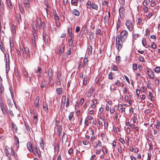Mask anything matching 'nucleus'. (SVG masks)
Returning a JSON list of instances; mask_svg holds the SVG:
<instances>
[{
    "mask_svg": "<svg viewBox=\"0 0 160 160\" xmlns=\"http://www.w3.org/2000/svg\"><path fill=\"white\" fill-rule=\"evenodd\" d=\"M56 91L57 93L59 95L62 94L63 92L62 89L61 88H57Z\"/></svg>",
    "mask_w": 160,
    "mask_h": 160,
    "instance_id": "ddd939ff",
    "label": "nucleus"
},
{
    "mask_svg": "<svg viewBox=\"0 0 160 160\" xmlns=\"http://www.w3.org/2000/svg\"><path fill=\"white\" fill-rule=\"evenodd\" d=\"M9 43L10 50L11 51H12L13 50L14 44L13 43V41L11 40H10Z\"/></svg>",
    "mask_w": 160,
    "mask_h": 160,
    "instance_id": "b1692460",
    "label": "nucleus"
},
{
    "mask_svg": "<svg viewBox=\"0 0 160 160\" xmlns=\"http://www.w3.org/2000/svg\"><path fill=\"white\" fill-rule=\"evenodd\" d=\"M142 43L143 46H145L146 45V40L145 39L143 38L142 40Z\"/></svg>",
    "mask_w": 160,
    "mask_h": 160,
    "instance_id": "774afa93",
    "label": "nucleus"
},
{
    "mask_svg": "<svg viewBox=\"0 0 160 160\" xmlns=\"http://www.w3.org/2000/svg\"><path fill=\"white\" fill-rule=\"evenodd\" d=\"M47 84L46 82L44 81L42 82L41 84V87L42 89L45 90L46 89Z\"/></svg>",
    "mask_w": 160,
    "mask_h": 160,
    "instance_id": "1a4fd4ad",
    "label": "nucleus"
},
{
    "mask_svg": "<svg viewBox=\"0 0 160 160\" xmlns=\"http://www.w3.org/2000/svg\"><path fill=\"white\" fill-rule=\"evenodd\" d=\"M4 91V88L2 84V82L0 81V95Z\"/></svg>",
    "mask_w": 160,
    "mask_h": 160,
    "instance_id": "6ab92c4d",
    "label": "nucleus"
},
{
    "mask_svg": "<svg viewBox=\"0 0 160 160\" xmlns=\"http://www.w3.org/2000/svg\"><path fill=\"white\" fill-rule=\"evenodd\" d=\"M62 131V127L61 126H59L58 128L57 132L58 133V136H60L61 134Z\"/></svg>",
    "mask_w": 160,
    "mask_h": 160,
    "instance_id": "5701e85b",
    "label": "nucleus"
},
{
    "mask_svg": "<svg viewBox=\"0 0 160 160\" xmlns=\"http://www.w3.org/2000/svg\"><path fill=\"white\" fill-rule=\"evenodd\" d=\"M128 35V32L125 30L122 31L120 36H116V44L118 51H120L123 46V43L126 40Z\"/></svg>",
    "mask_w": 160,
    "mask_h": 160,
    "instance_id": "f257e3e1",
    "label": "nucleus"
},
{
    "mask_svg": "<svg viewBox=\"0 0 160 160\" xmlns=\"http://www.w3.org/2000/svg\"><path fill=\"white\" fill-rule=\"evenodd\" d=\"M121 57L119 56H118L116 58V60L117 62H119L121 61Z\"/></svg>",
    "mask_w": 160,
    "mask_h": 160,
    "instance_id": "69168bd1",
    "label": "nucleus"
},
{
    "mask_svg": "<svg viewBox=\"0 0 160 160\" xmlns=\"http://www.w3.org/2000/svg\"><path fill=\"white\" fill-rule=\"evenodd\" d=\"M0 49L2 51H3L4 49V47L2 44V43L1 42H0Z\"/></svg>",
    "mask_w": 160,
    "mask_h": 160,
    "instance_id": "e2e57ef3",
    "label": "nucleus"
},
{
    "mask_svg": "<svg viewBox=\"0 0 160 160\" xmlns=\"http://www.w3.org/2000/svg\"><path fill=\"white\" fill-rule=\"evenodd\" d=\"M111 69L114 71H117L118 70V67L116 65H113L112 66Z\"/></svg>",
    "mask_w": 160,
    "mask_h": 160,
    "instance_id": "473e14b6",
    "label": "nucleus"
},
{
    "mask_svg": "<svg viewBox=\"0 0 160 160\" xmlns=\"http://www.w3.org/2000/svg\"><path fill=\"white\" fill-rule=\"evenodd\" d=\"M23 3L26 7H29L30 6L29 2V0H24Z\"/></svg>",
    "mask_w": 160,
    "mask_h": 160,
    "instance_id": "4be33fe9",
    "label": "nucleus"
},
{
    "mask_svg": "<svg viewBox=\"0 0 160 160\" xmlns=\"http://www.w3.org/2000/svg\"><path fill=\"white\" fill-rule=\"evenodd\" d=\"M7 5L10 9L12 8V6L10 0H6Z\"/></svg>",
    "mask_w": 160,
    "mask_h": 160,
    "instance_id": "412c9836",
    "label": "nucleus"
},
{
    "mask_svg": "<svg viewBox=\"0 0 160 160\" xmlns=\"http://www.w3.org/2000/svg\"><path fill=\"white\" fill-rule=\"evenodd\" d=\"M82 143L83 144L85 145H87L89 144V148L91 147V145L90 143V142L88 141L83 140V141H82Z\"/></svg>",
    "mask_w": 160,
    "mask_h": 160,
    "instance_id": "c756f323",
    "label": "nucleus"
},
{
    "mask_svg": "<svg viewBox=\"0 0 160 160\" xmlns=\"http://www.w3.org/2000/svg\"><path fill=\"white\" fill-rule=\"evenodd\" d=\"M33 33V39H35L37 40V35L36 33V32H34V31H32Z\"/></svg>",
    "mask_w": 160,
    "mask_h": 160,
    "instance_id": "79ce46f5",
    "label": "nucleus"
},
{
    "mask_svg": "<svg viewBox=\"0 0 160 160\" xmlns=\"http://www.w3.org/2000/svg\"><path fill=\"white\" fill-rule=\"evenodd\" d=\"M78 0H71V4H74V5H76L78 4Z\"/></svg>",
    "mask_w": 160,
    "mask_h": 160,
    "instance_id": "a18cd8bd",
    "label": "nucleus"
},
{
    "mask_svg": "<svg viewBox=\"0 0 160 160\" xmlns=\"http://www.w3.org/2000/svg\"><path fill=\"white\" fill-rule=\"evenodd\" d=\"M18 6L19 10L21 12V14H23L24 10L22 4H19Z\"/></svg>",
    "mask_w": 160,
    "mask_h": 160,
    "instance_id": "a878e982",
    "label": "nucleus"
},
{
    "mask_svg": "<svg viewBox=\"0 0 160 160\" xmlns=\"http://www.w3.org/2000/svg\"><path fill=\"white\" fill-rule=\"evenodd\" d=\"M68 34L70 36V38H74L73 34L72 33V27H71L70 28H69L68 29Z\"/></svg>",
    "mask_w": 160,
    "mask_h": 160,
    "instance_id": "dca6fc26",
    "label": "nucleus"
},
{
    "mask_svg": "<svg viewBox=\"0 0 160 160\" xmlns=\"http://www.w3.org/2000/svg\"><path fill=\"white\" fill-rule=\"evenodd\" d=\"M98 146H99L100 147H102H102H103L102 146V142H101L99 140H98Z\"/></svg>",
    "mask_w": 160,
    "mask_h": 160,
    "instance_id": "5fc2aeb1",
    "label": "nucleus"
},
{
    "mask_svg": "<svg viewBox=\"0 0 160 160\" xmlns=\"http://www.w3.org/2000/svg\"><path fill=\"white\" fill-rule=\"evenodd\" d=\"M73 114L74 112H70L69 117H68V118L69 120L70 121H71V120L72 119V118H73Z\"/></svg>",
    "mask_w": 160,
    "mask_h": 160,
    "instance_id": "cd10ccee",
    "label": "nucleus"
},
{
    "mask_svg": "<svg viewBox=\"0 0 160 160\" xmlns=\"http://www.w3.org/2000/svg\"><path fill=\"white\" fill-rule=\"evenodd\" d=\"M40 147L43 150L44 147V143H43V142L42 140V141L40 143Z\"/></svg>",
    "mask_w": 160,
    "mask_h": 160,
    "instance_id": "09e8293b",
    "label": "nucleus"
},
{
    "mask_svg": "<svg viewBox=\"0 0 160 160\" xmlns=\"http://www.w3.org/2000/svg\"><path fill=\"white\" fill-rule=\"evenodd\" d=\"M94 38V33L92 32H91L89 35V38L90 40H93Z\"/></svg>",
    "mask_w": 160,
    "mask_h": 160,
    "instance_id": "f704fd0d",
    "label": "nucleus"
},
{
    "mask_svg": "<svg viewBox=\"0 0 160 160\" xmlns=\"http://www.w3.org/2000/svg\"><path fill=\"white\" fill-rule=\"evenodd\" d=\"M54 18L55 20L56 21H59V17L58 16L57 14L56 13L55 15H54Z\"/></svg>",
    "mask_w": 160,
    "mask_h": 160,
    "instance_id": "bf43d9fd",
    "label": "nucleus"
},
{
    "mask_svg": "<svg viewBox=\"0 0 160 160\" xmlns=\"http://www.w3.org/2000/svg\"><path fill=\"white\" fill-rule=\"evenodd\" d=\"M126 25L129 31L130 32L132 31V26L131 21L129 20H128L126 22Z\"/></svg>",
    "mask_w": 160,
    "mask_h": 160,
    "instance_id": "20e7f679",
    "label": "nucleus"
},
{
    "mask_svg": "<svg viewBox=\"0 0 160 160\" xmlns=\"http://www.w3.org/2000/svg\"><path fill=\"white\" fill-rule=\"evenodd\" d=\"M59 145L58 144H57L54 148V150L55 151H58L59 150Z\"/></svg>",
    "mask_w": 160,
    "mask_h": 160,
    "instance_id": "3c124183",
    "label": "nucleus"
},
{
    "mask_svg": "<svg viewBox=\"0 0 160 160\" xmlns=\"http://www.w3.org/2000/svg\"><path fill=\"white\" fill-rule=\"evenodd\" d=\"M23 74L26 78H27L28 76V73L26 71L25 69L23 70Z\"/></svg>",
    "mask_w": 160,
    "mask_h": 160,
    "instance_id": "864d4df0",
    "label": "nucleus"
},
{
    "mask_svg": "<svg viewBox=\"0 0 160 160\" xmlns=\"http://www.w3.org/2000/svg\"><path fill=\"white\" fill-rule=\"evenodd\" d=\"M87 78H84L83 81V83L84 85H86L87 83Z\"/></svg>",
    "mask_w": 160,
    "mask_h": 160,
    "instance_id": "4d7b16f0",
    "label": "nucleus"
},
{
    "mask_svg": "<svg viewBox=\"0 0 160 160\" xmlns=\"http://www.w3.org/2000/svg\"><path fill=\"white\" fill-rule=\"evenodd\" d=\"M65 45L63 44L62 43L60 45V51L59 53H63L64 52V49Z\"/></svg>",
    "mask_w": 160,
    "mask_h": 160,
    "instance_id": "9b49d317",
    "label": "nucleus"
},
{
    "mask_svg": "<svg viewBox=\"0 0 160 160\" xmlns=\"http://www.w3.org/2000/svg\"><path fill=\"white\" fill-rule=\"evenodd\" d=\"M78 68L79 70H80L82 67V63L81 62H78Z\"/></svg>",
    "mask_w": 160,
    "mask_h": 160,
    "instance_id": "de8ad7c7",
    "label": "nucleus"
},
{
    "mask_svg": "<svg viewBox=\"0 0 160 160\" xmlns=\"http://www.w3.org/2000/svg\"><path fill=\"white\" fill-rule=\"evenodd\" d=\"M27 146L28 149L30 152H33L34 155H37V153L36 146L34 147V146H32L31 142H28Z\"/></svg>",
    "mask_w": 160,
    "mask_h": 160,
    "instance_id": "7ed1b4c3",
    "label": "nucleus"
},
{
    "mask_svg": "<svg viewBox=\"0 0 160 160\" xmlns=\"http://www.w3.org/2000/svg\"><path fill=\"white\" fill-rule=\"evenodd\" d=\"M61 77V73L60 71L58 72L57 75V79H60Z\"/></svg>",
    "mask_w": 160,
    "mask_h": 160,
    "instance_id": "c03bdc74",
    "label": "nucleus"
},
{
    "mask_svg": "<svg viewBox=\"0 0 160 160\" xmlns=\"http://www.w3.org/2000/svg\"><path fill=\"white\" fill-rule=\"evenodd\" d=\"M118 107L119 110H121V113L125 114V108L122 107V105L121 104H119L118 106Z\"/></svg>",
    "mask_w": 160,
    "mask_h": 160,
    "instance_id": "6e6552de",
    "label": "nucleus"
},
{
    "mask_svg": "<svg viewBox=\"0 0 160 160\" xmlns=\"http://www.w3.org/2000/svg\"><path fill=\"white\" fill-rule=\"evenodd\" d=\"M119 15L121 18H124V17L125 9L123 7H120L119 10Z\"/></svg>",
    "mask_w": 160,
    "mask_h": 160,
    "instance_id": "39448f33",
    "label": "nucleus"
},
{
    "mask_svg": "<svg viewBox=\"0 0 160 160\" xmlns=\"http://www.w3.org/2000/svg\"><path fill=\"white\" fill-rule=\"evenodd\" d=\"M6 73H8V71L9 69V65L8 64V66L7 62V63L6 65Z\"/></svg>",
    "mask_w": 160,
    "mask_h": 160,
    "instance_id": "603ef678",
    "label": "nucleus"
},
{
    "mask_svg": "<svg viewBox=\"0 0 160 160\" xmlns=\"http://www.w3.org/2000/svg\"><path fill=\"white\" fill-rule=\"evenodd\" d=\"M48 76L49 77V82H50L51 81H52V79L53 76L52 70L51 68H50L48 69Z\"/></svg>",
    "mask_w": 160,
    "mask_h": 160,
    "instance_id": "423d86ee",
    "label": "nucleus"
},
{
    "mask_svg": "<svg viewBox=\"0 0 160 160\" xmlns=\"http://www.w3.org/2000/svg\"><path fill=\"white\" fill-rule=\"evenodd\" d=\"M0 107H1V110L3 112V114L4 115L6 114L7 112V110L4 108V104L2 105L1 104V105L0 106Z\"/></svg>",
    "mask_w": 160,
    "mask_h": 160,
    "instance_id": "4468645a",
    "label": "nucleus"
},
{
    "mask_svg": "<svg viewBox=\"0 0 160 160\" xmlns=\"http://www.w3.org/2000/svg\"><path fill=\"white\" fill-rule=\"evenodd\" d=\"M87 52L88 55H91L92 53V47L91 45H89L87 50Z\"/></svg>",
    "mask_w": 160,
    "mask_h": 160,
    "instance_id": "9d476101",
    "label": "nucleus"
},
{
    "mask_svg": "<svg viewBox=\"0 0 160 160\" xmlns=\"http://www.w3.org/2000/svg\"><path fill=\"white\" fill-rule=\"evenodd\" d=\"M137 64L136 63H134L132 64V69L133 70H136L137 69Z\"/></svg>",
    "mask_w": 160,
    "mask_h": 160,
    "instance_id": "37998d69",
    "label": "nucleus"
},
{
    "mask_svg": "<svg viewBox=\"0 0 160 160\" xmlns=\"http://www.w3.org/2000/svg\"><path fill=\"white\" fill-rule=\"evenodd\" d=\"M148 75L149 76V78L154 79V74L152 71L150 72H149V73H148Z\"/></svg>",
    "mask_w": 160,
    "mask_h": 160,
    "instance_id": "bb28decb",
    "label": "nucleus"
},
{
    "mask_svg": "<svg viewBox=\"0 0 160 160\" xmlns=\"http://www.w3.org/2000/svg\"><path fill=\"white\" fill-rule=\"evenodd\" d=\"M36 151L37 152V153L38 155V156L39 157H40L41 156V154L40 152V150L36 146Z\"/></svg>",
    "mask_w": 160,
    "mask_h": 160,
    "instance_id": "e433bc0d",
    "label": "nucleus"
},
{
    "mask_svg": "<svg viewBox=\"0 0 160 160\" xmlns=\"http://www.w3.org/2000/svg\"><path fill=\"white\" fill-rule=\"evenodd\" d=\"M92 8L95 10H98V6L95 3H93L91 5Z\"/></svg>",
    "mask_w": 160,
    "mask_h": 160,
    "instance_id": "393cba45",
    "label": "nucleus"
},
{
    "mask_svg": "<svg viewBox=\"0 0 160 160\" xmlns=\"http://www.w3.org/2000/svg\"><path fill=\"white\" fill-rule=\"evenodd\" d=\"M72 13L75 15L77 16H78L80 15L79 11L76 9H73L72 10Z\"/></svg>",
    "mask_w": 160,
    "mask_h": 160,
    "instance_id": "aec40b11",
    "label": "nucleus"
},
{
    "mask_svg": "<svg viewBox=\"0 0 160 160\" xmlns=\"http://www.w3.org/2000/svg\"><path fill=\"white\" fill-rule=\"evenodd\" d=\"M24 124L27 131H28V132H29V131L30 132V127H29L28 123L25 122Z\"/></svg>",
    "mask_w": 160,
    "mask_h": 160,
    "instance_id": "72a5a7b5",
    "label": "nucleus"
},
{
    "mask_svg": "<svg viewBox=\"0 0 160 160\" xmlns=\"http://www.w3.org/2000/svg\"><path fill=\"white\" fill-rule=\"evenodd\" d=\"M39 99L38 98H36L34 104L36 108H39Z\"/></svg>",
    "mask_w": 160,
    "mask_h": 160,
    "instance_id": "f3484780",
    "label": "nucleus"
},
{
    "mask_svg": "<svg viewBox=\"0 0 160 160\" xmlns=\"http://www.w3.org/2000/svg\"><path fill=\"white\" fill-rule=\"evenodd\" d=\"M5 153L6 156L9 158L11 155L14 156L15 157V154L13 152V150L12 148H9L6 146L5 149Z\"/></svg>",
    "mask_w": 160,
    "mask_h": 160,
    "instance_id": "f03ea898",
    "label": "nucleus"
},
{
    "mask_svg": "<svg viewBox=\"0 0 160 160\" xmlns=\"http://www.w3.org/2000/svg\"><path fill=\"white\" fill-rule=\"evenodd\" d=\"M12 127L13 132H16L17 130V128L16 125L14 123L12 122Z\"/></svg>",
    "mask_w": 160,
    "mask_h": 160,
    "instance_id": "a211bd4d",
    "label": "nucleus"
},
{
    "mask_svg": "<svg viewBox=\"0 0 160 160\" xmlns=\"http://www.w3.org/2000/svg\"><path fill=\"white\" fill-rule=\"evenodd\" d=\"M152 110L150 109H147L145 111V113H150L152 112Z\"/></svg>",
    "mask_w": 160,
    "mask_h": 160,
    "instance_id": "0e129e2a",
    "label": "nucleus"
},
{
    "mask_svg": "<svg viewBox=\"0 0 160 160\" xmlns=\"http://www.w3.org/2000/svg\"><path fill=\"white\" fill-rule=\"evenodd\" d=\"M154 71L156 73H158L160 72V67H156Z\"/></svg>",
    "mask_w": 160,
    "mask_h": 160,
    "instance_id": "58836bf2",
    "label": "nucleus"
},
{
    "mask_svg": "<svg viewBox=\"0 0 160 160\" xmlns=\"http://www.w3.org/2000/svg\"><path fill=\"white\" fill-rule=\"evenodd\" d=\"M151 47L153 49H155L156 48L157 45L154 42H152V44Z\"/></svg>",
    "mask_w": 160,
    "mask_h": 160,
    "instance_id": "13d9d810",
    "label": "nucleus"
},
{
    "mask_svg": "<svg viewBox=\"0 0 160 160\" xmlns=\"http://www.w3.org/2000/svg\"><path fill=\"white\" fill-rule=\"evenodd\" d=\"M43 108L44 110L45 111H48V105L45 103H43Z\"/></svg>",
    "mask_w": 160,
    "mask_h": 160,
    "instance_id": "2f4dec72",
    "label": "nucleus"
},
{
    "mask_svg": "<svg viewBox=\"0 0 160 160\" xmlns=\"http://www.w3.org/2000/svg\"><path fill=\"white\" fill-rule=\"evenodd\" d=\"M160 122L158 121H157V123L154 125L155 126L156 128L157 129H159V126H160Z\"/></svg>",
    "mask_w": 160,
    "mask_h": 160,
    "instance_id": "a19ab883",
    "label": "nucleus"
},
{
    "mask_svg": "<svg viewBox=\"0 0 160 160\" xmlns=\"http://www.w3.org/2000/svg\"><path fill=\"white\" fill-rule=\"evenodd\" d=\"M102 151L104 154H106L107 153V152L105 148H104L103 147H102Z\"/></svg>",
    "mask_w": 160,
    "mask_h": 160,
    "instance_id": "052dcab7",
    "label": "nucleus"
},
{
    "mask_svg": "<svg viewBox=\"0 0 160 160\" xmlns=\"http://www.w3.org/2000/svg\"><path fill=\"white\" fill-rule=\"evenodd\" d=\"M74 38H70V39L68 40V45L69 46H71L73 43Z\"/></svg>",
    "mask_w": 160,
    "mask_h": 160,
    "instance_id": "7c9ffc66",
    "label": "nucleus"
},
{
    "mask_svg": "<svg viewBox=\"0 0 160 160\" xmlns=\"http://www.w3.org/2000/svg\"><path fill=\"white\" fill-rule=\"evenodd\" d=\"M36 40L35 39H33V38H32V45L34 47H36V45L35 42Z\"/></svg>",
    "mask_w": 160,
    "mask_h": 160,
    "instance_id": "49530a36",
    "label": "nucleus"
},
{
    "mask_svg": "<svg viewBox=\"0 0 160 160\" xmlns=\"http://www.w3.org/2000/svg\"><path fill=\"white\" fill-rule=\"evenodd\" d=\"M66 101V97L65 96H64L62 97L61 104L60 106V108L62 109H63L65 106Z\"/></svg>",
    "mask_w": 160,
    "mask_h": 160,
    "instance_id": "0eeeda50",
    "label": "nucleus"
},
{
    "mask_svg": "<svg viewBox=\"0 0 160 160\" xmlns=\"http://www.w3.org/2000/svg\"><path fill=\"white\" fill-rule=\"evenodd\" d=\"M43 39L45 44H48V36L46 34H43Z\"/></svg>",
    "mask_w": 160,
    "mask_h": 160,
    "instance_id": "2eb2a0df",
    "label": "nucleus"
},
{
    "mask_svg": "<svg viewBox=\"0 0 160 160\" xmlns=\"http://www.w3.org/2000/svg\"><path fill=\"white\" fill-rule=\"evenodd\" d=\"M33 30L34 31V32H36L37 30V27L36 25H32Z\"/></svg>",
    "mask_w": 160,
    "mask_h": 160,
    "instance_id": "8fccbe9b",
    "label": "nucleus"
},
{
    "mask_svg": "<svg viewBox=\"0 0 160 160\" xmlns=\"http://www.w3.org/2000/svg\"><path fill=\"white\" fill-rule=\"evenodd\" d=\"M138 24L140 26H141L143 24V23L142 22V20L140 18L138 19Z\"/></svg>",
    "mask_w": 160,
    "mask_h": 160,
    "instance_id": "338daca9",
    "label": "nucleus"
},
{
    "mask_svg": "<svg viewBox=\"0 0 160 160\" xmlns=\"http://www.w3.org/2000/svg\"><path fill=\"white\" fill-rule=\"evenodd\" d=\"M12 29L13 33H16V26L13 25L12 26Z\"/></svg>",
    "mask_w": 160,
    "mask_h": 160,
    "instance_id": "6e6d98bb",
    "label": "nucleus"
},
{
    "mask_svg": "<svg viewBox=\"0 0 160 160\" xmlns=\"http://www.w3.org/2000/svg\"><path fill=\"white\" fill-rule=\"evenodd\" d=\"M121 25V20L118 18V20L117 25V30H118V28L120 27Z\"/></svg>",
    "mask_w": 160,
    "mask_h": 160,
    "instance_id": "c85d7f7f",
    "label": "nucleus"
},
{
    "mask_svg": "<svg viewBox=\"0 0 160 160\" xmlns=\"http://www.w3.org/2000/svg\"><path fill=\"white\" fill-rule=\"evenodd\" d=\"M70 96H69L68 95V97L67 98V101L66 102V107H68V106L69 105V103H70Z\"/></svg>",
    "mask_w": 160,
    "mask_h": 160,
    "instance_id": "c9c22d12",
    "label": "nucleus"
},
{
    "mask_svg": "<svg viewBox=\"0 0 160 160\" xmlns=\"http://www.w3.org/2000/svg\"><path fill=\"white\" fill-rule=\"evenodd\" d=\"M113 73L111 72H110L108 75V78L110 79H113Z\"/></svg>",
    "mask_w": 160,
    "mask_h": 160,
    "instance_id": "4c0bfd02",
    "label": "nucleus"
},
{
    "mask_svg": "<svg viewBox=\"0 0 160 160\" xmlns=\"http://www.w3.org/2000/svg\"><path fill=\"white\" fill-rule=\"evenodd\" d=\"M88 61V60L87 58H84V59L83 63L84 64L86 65Z\"/></svg>",
    "mask_w": 160,
    "mask_h": 160,
    "instance_id": "680f3d73",
    "label": "nucleus"
},
{
    "mask_svg": "<svg viewBox=\"0 0 160 160\" xmlns=\"http://www.w3.org/2000/svg\"><path fill=\"white\" fill-rule=\"evenodd\" d=\"M24 50L26 54H27L28 55L29 54L30 51L29 50L28 48H24Z\"/></svg>",
    "mask_w": 160,
    "mask_h": 160,
    "instance_id": "ea45409f",
    "label": "nucleus"
},
{
    "mask_svg": "<svg viewBox=\"0 0 160 160\" xmlns=\"http://www.w3.org/2000/svg\"><path fill=\"white\" fill-rule=\"evenodd\" d=\"M38 120V114L35 112L33 113V123L37 124Z\"/></svg>",
    "mask_w": 160,
    "mask_h": 160,
    "instance_id": "f8f14e48",
    "label": "nucleus"
}]
</instances>
